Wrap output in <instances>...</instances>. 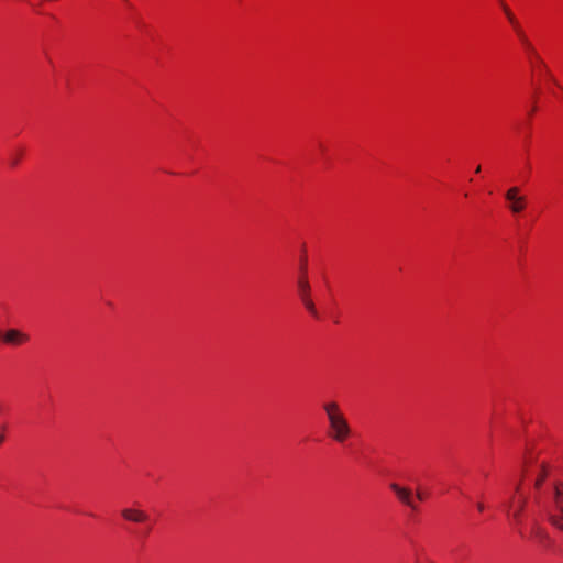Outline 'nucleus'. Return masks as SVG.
Here are the masks:
<instances>
[{
    "mask_svg": "<svg viewBox=\"0 0 563 563\" xmlns=\"http://www.w3.org/2000/svg\"><path fill=\"white\" fill-rule=\"evenodd\" d=\"M322 408L329 422V435L339 443L344 442L351 435V428L339 404L335 401L324 402Z\"/></svg>",
    "mask_w": 563,
    "mask_h": 563,
    "instance_id": "nucleus-1",
    "label": "nucleus"
},
{
    "mask_svg": "<svg viewBox=\"0 0 563 563\" xmlns=\"http://www.w3.org/2000/svg\"><path fill=\"white\" fill-rule=\"evenodd\" d=\"M549 521L563 531V483H556L552 488V505L548 509Z\"/></svg>",
    "mask_w": 563,
    "mask_h": 563,
    "instance_id": "nucleus-2",
    "label": "nucleus"
},
{
    "mask_svg": "<svg viewBox=\"0 0 563 563\" xmlns=\"http://www.w3.org/2000/svg\"><path fill=\"white\" fill-rule=\"evenodd\" d=\"M515 494L518 495V498L512 496L507 503L506 508L508 516L514 522L520 525L522 522V512L527 505V497L521 494V481L516 485Z\"/></svg>",
    "mask_w": 563,
    "mask_h": 563,
    "instance_id": "nucleus-3",
    "label": "nucleus"
},
{
    "mask_svg": "<svg viewBox=\"0 0 563 563\" xmlns=\"http://www.w3.org/2000/svg\"><path fill=\"white\" fill-rule=\"evenodd\" d=\"M520 189L518 187L509 188L505 198L509 201V210L512 213H520L526 208V198L519 195Z\"/></svg>",
    "mask_w": 563,
    "mask_h": 563,
    "instance_id": "nucleus-4",
    "label": "nucleus"
},
{
    "mask_svg": "<svg viewBox=\"0 0 563 563\" xmlns=\"http://www.w3.org/2000/svg\"><path fill=\"white\" fill-rule=\"evenodd\" d=\"M390 488L395 492V494L397 495L401 503H404L413 510L418 509L417 505L413 501L412 493L410 489L401 487L396 483L390 484Z\"/></svg>",
    "mask_w": 563,
    "mask_h": 563,
    "instance_id": "nucleus-5",
    "label": "nucleus"
},
{
    "mask_svg": "<svg viewBox=\"0 0 563 563\" xmlns=\"http://www.w3.org/2000/svg\"><path fill=\"white\" fill-rule=\"evenodd\" d=\"M3 340L8 344L20 345L26 343L30 340L29 334L18 330V329H9L4 335Z\"/></svg>",
    "mask_w": 563,
    "mask_h": 563,
    "instance_id": "nucleus-6",
    "label": "nucleus"
},
{
    "mask_svg": "<svg viewBox=\"0 0 563 563\" xmlns=\"http://www.w3.org/2000/svg\"><path fill=\"white\" fill-rule=\"evenodd\" d=\"M122 517L125 520L132 521V522H144L147 520L148 516L139 509L133 508H125L121 511Z\"/></svg>",
    "mask_w": 563,
    "mask_h": 563,
    "instance_id": "nucleus-7",
    "label": "nucleus"
},
{
    "mask_svg": "<svg viewBox=\"0 0 563 563\" xmlns=\"http://www.w3.org/2000/svg\"><path fill=\"white\" fill-rule=\"evenodd\" d=\"M503 9H504V12H505L506 16L508 18L509 22L516 29L517 34L520 37V40L522 41V43L527 46L528 49L532 51L531 44L529 43V41L525 36L523 32L519 27L518 22H517L516 18L514 16V14L511 13V11L509 10V8L505 4H503Z\"/></svg>",
    "mask_w": 563,
    "mask_h": 563,
    "instance_id": "nucleus-8",
    "label": "nucleus"
},
{
    "mask_svg": "<svg viewBox=\"0 0 563 563\" xmlns=\"http://www.w3.org/2000/svg\"><path fill=\"white\" fill-rule=\"evenodd\" d=\"M503 9H504V12H505L506 16L508 18L509 22L516 29L517 34L520 37V40L522 41V43L527 46L528 49L532 51L531 44L529 43V41L525 36L523 32L519 27L518 22H517L516 18L514 16V14L511 13V11L509 10V8L505 4H503Z\"/></svg>",
    "mask_w": 563,
    "mask_h": 563,
    "instance_id": "nucleus-9",
    "label": "nucleus"
},
{
    "mask_svg": "<svg viewBox=\"0 0 563 563\" xmlns=\"http://www.w3.org/2000/svg\"><path fill=\"white\" fill-rule=\"evenodd\" d=\"M301 271H302V276L298 279L299 295L309 294L310 292V285H309V282L307 280L306 276H305V274H306V266H305V264H302Z\"/></svg>",
    "mask_w": 563,
    "mask_h": 563,
    "instance_id": "nucleus-10",
    "label": "nucleus"
},
{
    "mask_svg": "<svg viewBox=\"0 0 563 563\" xmlns=\"http://www.w3.org/2000/svg\"><path fill=\"white\" fill-rule=\"evenodd\" d=\"M300 296V299L302 301V303L305 305L306 309L313 316V317H318V311L316 309V306L314 303L312 302V300L310 299V292L309 294H303V295H299Z\"/></svg>",
    "mask_w": 563,
    "mask_h": 563,
    "instance_id": "nucleus-11",
    "label": "nucleus"
},
{
    "mask_svg": "<svg viewBox=\"0 0 563 563\" xmlns=\"http://www.w3.org/2000/svg\"><path fill=\"white\" fill-rule=\"evenodd\" d=\"M547 475H548V473H547L545 467L543 465H541L539 467V472H538L537 478L534 481V487L537 489H539L541 487V485H542L543 481L545 479Z\"/></svg>",
    "mask_w": 563,
    "mask_h": 563,
    "instance_id": "nucleus-12",
    "label": "nucleus"
},
{
    "mask_svg": "<svg viewBox=\"0 0 563 563\" xmlns=\"http://www.w3.org/2000/svg\"><path fill=\"white\" fill-rule=\"evenodd\" d=\"M484 508H485V506H484V504H483V503H478V504H477V509H478V511H483V510H484Z\"/></svg>",
    "mask_w": 563,
    "mask_h": 563,
    "instance_id": "nucleus-13",
    "label": "nucleus"
},
{
    "mask_svg": "<svg viewBox=\"0 0 563 563\" xmlns=\"http://www.w3.org/2000/svg\"><path fill=\"white\" fill-rule=\"evenodd\" d=\"M417 498L419 500H422L423 499V495L420 492H417Z\"/></svg>",
    "mask_w": 563,
    "mask_h": 563,
    "instance_id": "nucleus-14",
    "label": "nucleus"
},
{
    "mask_svg": "<svg viewBox=\"0 0 563 563\" xmlns=\"http://www.w3.org/2000/svg\"><path fill=\"white\" fill-rule=\"evenodd\" d=\"M479 172H481V166H477L476 173H479Z\"/></svg>",
    "mask_w": 563,
    "mask_h": 563,
    "instance_id": "nucleus-15",
    "label": "nucleus"
},
{
    "mask_svg": "<svg viewBox=\"0 0 563 563\" xmlns=\"http://www.w3.org/2000/svg\"><path fill=\"white\" fill-rule=\"evenodd\" d=\"M4 437L0 435V443L3 441Z\"/></svg>",
    "mask_w": 563,
    "mask_h": 563,
    "instance_id": "nucleus-16",
    "label": "nucleus"
}]
</instances>
